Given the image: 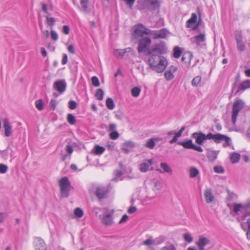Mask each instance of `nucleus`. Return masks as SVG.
Returning <instances> with one entry per match:
<instances>
[{
    "label": "nucleus",
    "instance_id": "f257e3e1",
    "mask_svg": "<svg viewBox=\"0 0 250 250\" xmlns=\"http://www.w3.org/2000/svg\"><path fill=\"white\" fill-rule=\"evenodd\" d=\"M191 136L195 139L196 143L199 145H202L206 140H213L216 144L224 141L227 146H230L231 143V139L229 137L220 133L213 134L209 132L205 135L202 132H195L192 134Z\"/></svg>",
    "mask_w": 250,
    "mask_h": 250
},
{
    "label": "nucleus",
    "instance_id": "f03ea898",
    "mask_svg": "<svg viewBox=\"0 0 250 250\" xmlns=\"http://www.w3.org/2000/svg\"><path fill=\"white\" fill-rule=\"evenodd\" d=\"M148 63L150 68L157 73H162L166 69L167 62L166 59L156 54L148 55Z\"/></svg>",
    "mask_w": 250,
    "mask_h": 250
},
{
    "label": "nucleus",
    "instance_id": "7ed1b4c3",
    "mask_svg": "<svg viewBox=\"0 0 250 250\" xmlns=\"http://www.w3.org/2000/svg\"><path fill=\"white\" fill-rule=\"evenodd\" d=\"M59 186L60 187L61 196L65 198L68 197L72 188L71 183L68 178L65 176L60 179L59 181Z\"/></svg>",
    "mask_w": 250,
    "mask_h": 250
},
{
    "label": "nucleus",
    "instance_id": "20e7f679",
    "mask_svg": "<svg viewBox=\"0 0 250 250\" xmlns=\"http://www.w3.org/2000/svg\"><path fill=\"white\" fill-rule=\"evenodd\" d=\"M245 105V103L242 100L238 98L235 100L232 105L231 115V121L233 125L236 124L239 112L244 107Z\"/></svg>",
    "mask_w": 250,
    "mask_h": 250
},
{
    "label": "nucleus",
    "instance_id": "39448f33",
    "mask_svg": "<svg viewBox=\"0 0 250 250\" xmlns=\"http://www.w3.org/2000/svg\"><path fill=\"white\" fill-rule=\"evenodd\" d=\"M151 40L149 37H142L139 41L137 47L138 52L143 53L146 56H148V52L150 51L149 46L151 44Z\"/></svg>",
    "mask_w": 250,
    "mask_h": 250
},
{
    "label": "nucleus",
    "instance_id": "423d86ee",
    "mask_svg": "<svg viewBox=\"0 0 250 250\" xmlns=\"http://www.w3.org/2000/svg\"><path fill=\"white\" fill-rule=\"evenodd\" d=\"M161 4L159 0H144L141 1L140 10L153 11L159 9Z\"/></svg>",
    "mask_w": 250,
    "mask_h": 250
},
{
    "label": "nucleus",
    "instance_id": "0eeeda50",
    "mask_svg": "<svg viewBox=\"0 0 250 250\" xmlns=\"http://www.w3.org/2000/svg\"><path fill=\"white\" fill-rule=\"evenodd\" d=\"M167 51V47H166L164 42L160 43H156L153 45L148 52V54L151 55L152 54H155L157 53L159 55L166 53Z\"/></svg>",
    "mask_w": 250,
    "mask_h": 250
},
{
    "label": "nucleus",
    "instance_id": "6e6552de",
    "mask_svg": "<svg viewBox=\"0 0 250 250\" xmlns=\"http://www.w3.org/2000/svg\"><path fill=\"white\" fill-rule=\"evenodd\" d=\"M235 40L237 43V49L243 52L245 49V45L243 42L242 34L240 31H236L234 33Z\"/></svg>",
    "mask_w": 250,
    "mask_h": 250
},
{
    "label": "nucleus",
    "instance_id": "1a4fd4ad",
    "mask_svg": "<svg viewBox=\"0 0 250 250\" xmlns=\"http://www.w3.org/2000/svg\"><path fill=\"white\" fill-rule=\"evenodd\" d=\"M108 189L106 187H98L95 191V194L99 200H101L107 197Z\"/></svg>",
    "mask_w": 250,
    "mask_h": 250
},
{
    "label": "nucleus",
    "instance_id": "9d476101",
    "mask_svg": "<svg viewBox=\"0 0 250 250\" xmlns=\"http://www.w3.org/2000/svg\"><path fill=\"white\" fill-rule=\"evenodd\" d=\"M66 83L64 80L56 81L53 84V88L57 90L60 94H62L66 90Z\"/></svg>",
    "mask_w": 250,
    "mask_h": 250
},
{
    "label": "nucleus",
    "instance_id": "9b49d317",
    "mask_svg": "<svg viewBox=\"0 0 250 250\" xmlns=\"http://www.w3.org/2000/svg\"><path fill=\"white\" fill-rule=\"evenodd\" d=\"M168 33V30L165 28H163L160 30L152 31L151 35L154 39H165Z\"/></svg>",
    "mask_w": 250,
    "mask_h": 250
},
{
    "label": "nucleus",
    "instance_id": "f8f14e48",
    "mask_svg": "<svg viewBox=\"0 0 250 250\" xmlns=\"http://www.w3.org/2000/svg\"><path fill=\"white\" fill-rule=\"evenodd\" d=\"M3 126L4 128V134L6 137H9L12 133V128L8 118L3 120Z\"/></svg>",
    "mask_w": 250,
    "mask_h": 250
},
{
    "label": "nucleus",
    "instance_id": "ddd939ff",
    "mask_svg": "<svg viewBox=\"0 0 250 250\" xmlns=\"http://www.w3.org/2000/svg\"><path fill=\"white\" fill-rule=\"evenodd\" d=\"M34 247L35 250H46L45 243L41 237H36L35 239Z\"/></svg>",
    "mask_w": 250,
    "mask_h": 250
},
{
    "label": "nucleus",
    "instance_id": "4468645a",
    "mask_svg": "<svg viewBox=\"0 0 250 250\" xmlns=\"http://www.w3.org/2000/svg\"><path fill=\"white\" fill-rule=\"evenodd\" d=\"M210 243V241L203 235L199 237V240L197 242L196 245L199 250H204L205 247Z\"/></svg>",
    "mask_w": 250,
    "mask_h": 250
},
{
    "label": "nucleus",
    "instance_id": "2eb2a0df",
    "mask_svg": "<svg viewBox=\"0 0 250 250\" xmlns=\"http://www.w3.org/2000/svg\"><path fill=\"white\" fill-rule=\"evenodd\" d=\"M143 28L144 25L142 24H139L136 26L134 32L132 34L133 38L137 39L139 37L141 38L144 37Z\"/></svg>",
    "mask_w": 250,
    "mask_h": 250
},
{
    "label": "nucleus",
    "instance_id": "dca6fc26",
    "mask_svg": "<svg viewBox=\"0 0 250 250\" xmlns=\"http://www.w3.org/2000/svg\"><path fill=\"white\" fill-rule=\"evenodd\" d=\"M192 57V54L190 52H185L183 54L181 60L186 66L188 67L190 65Z\"/></svg>",
    "mask_w": 250,
    "mask_h": 250
},
{
    "label": "nucleus",
    "instance_id": "f3484780",
    "mask_svg": "<svg viewBox=\"0 0 250 250\" xmlns=\"http://www.w3.org/2000/svg\"><path fill=\"white\" fill-rule=\"evenodd\" d=\"M205 41L206 37L204 33H201L194 37V42L195 43L197 46L202 47Z\"/></svg>",
    "mask_w": 250,
    "mask_h": 250
},
{
    "label": "nucleus",
    "instance_id": "a211bd4d",
    "mask_svg": "<svg viewBox=\"0 0 250 250\" xmlns=\"http://www.w3.org/2000/svg\"><path fill=\"white\" fill-rule=\"evenodd\" d=\"M102 222L106 226H111L113 223V219L112 215L109 213L104 214L102 219Z\"/></svg>",
    "mask_w": 250,
    "mask_h": 250
},
{
    "label": "nucleus",
    "instance_id": "6ab92c4d",
    "mask_svg": "<svg viewBox=\"0 0 250 250\" xmlns=\"http://www.w3.org/2000/svg\"><path fill=\"white\" fill-rule=\"evenodd\" d=\"M161 140L162 139L160 138H151L147 141L145 146L149 149H153L155 146L156 143Z\"/></svg>",
    "mask_w": 250,
    "mask_h": 250
},
{
    "label": "nucleus",
    "instance_id": "aec40b11",
    "mask_svg": "<svg viewBox=\"0 0 250 250\" xmlns=\"http://www.w3.org/2000/svg\"><path fill=\"white\" fill-rule=\"evenodd\" d=\"M135 146L134 142L131 141H127L124 143L122 149L125 153H128L130 152L129 148H132Z\"/></svg>",
    "mask_w": 250,
    "mask_h": 250
},
{
    "label": "nucleus",
    "instance_id": "412c9836",
    "mask_svg": "<svg viewBox=\"0 0 250 250\" xmlns=\"http://www.w3.org/2000/svg\"><path fill=\"white\" fill-rule=\"evenodd\" d=\"M132 49L130 47H127L124 49H116L113 51L114 55L117 57H123L125 53L131 52Z\"/></svg>",
    "mask_w": 250,
    "mask_h": 250
},
{
    "label": "nucleus",
    "instance_id": "4be33fe9",
    "mask_svg": "<svg viewBox=\"0 0 250 250\" xmlns=\"http://www.w3.org/2000/svg\"><path fill=\"white\" fill-rule=\"evenodd\" d=\"M160 167L163 169V171H162L161 169L158 168L156 169L157 171H159L160 173H163V172H165L169 173V174H172V170L167 163H161L160 164Z\"/></svg>",
    "mask_w": 250,
    "mask_h": 250
},
{
    "label": "nucleus",
    "instance_id": "5701e85b",
    "mask_svg": "<svg viewBox=\"0 0 250 250\" xmlns=\"http://www.w3.org/2000/svg\"><path fill=\"white\" fill-rule=\"evenodd\" d=\"M177 144L183 146L186 149H192L194 145L191 139H188L182 142H178Z\"/></svg>",
    "mask_w": 250,
    "mask_h": 250
},
{
    "label": "nucleus",
    "instance_id": "b1692460",
    "mask_svg": "<svg viewBox=\"0 0 250 250\" xmlns=\"http://www.w3.org/2000/svg\"><path fill=\"white\" fill-rule=\"evenodd\" d=\"M205 198L207 203H210L214 200V196L210 188H207L205 190Z\"/></svg>",
    "mask_w": 250,
    "mask_h": 250
},
{
    "label": "nucleus",
    "instance_id": "393cba45",
    "mask_svg": "<svg viewBox=\"0 0 250 250\" xmlns=\"http://www.w3.org/2000/svg\"><path fill=\"white\" fill-rule=\"evenodd\" d=\"M250 88V80H247L242 82L239 85L236 93L241 90H244L247 88Z\"/></svg>",
    "mask_w": 250,
    "mask_h": 250
},
{
    "label": "nucleus",
    "instance_id": "a878e982",
    "mask_svg": "<svg viewBox=\"0 0 250 250\" xmlns=\"http://www.w3.org/2000/svg\"><path fill=\"white\" fill-rule=\"evenodd\" d=\"M105 150V148L99 145H96L93 148L92 151L96 155H101Z\"/></svg>",
    "mask_w": 250,
    "mask_h": 250
},
{
    "label": "nucleus",
    "instance_id": "bb28decb",
    "mask_svg": "<svg viewBox=\"0 0 250 250\" xmlns=\"http://www.w3.org/2000/svg\"><path fill=\"white\" fill-rule=\"evenodd\" d=\"M240 158V155L236 152H233L230 156V161L232 163L235 164L238 163Z\"/></svg>",
    "mask_w": 250,
    "mask_h": 250
},
{
    "label": "nucleus",
    "instance_id": "cd10ccee",
    "mask_svg": "<svg viewBox=\"0 0 250 250\" xmlns=\"http://www.w3.org/2000/svg\"><path fill=\"white\" fill-rule=\"evenodd\" d=\"M199 174V170L195 167H191L189 168V176L190 178H195Z\"/></svg>",
    "mask_w": 250,
    "mask_h": 250
},
{
    "label": "nucleus",
    "instance_id": "c85d7f7f",
    "mask_svg": "<svg viewBox=\"0 0 250 250\" xmlns=\"http://www.w3.org/2000/svg\"><path fill=\"white\" fill-rule=\"evenodd\" d=\"M105 104L107 108L110 110H112L115 107L114 101L111 98H108L106 100Z\"/></svg>",
    "mask_w": 250,
    "mask_h": 250
},
{
    "label": "nucleus",
    "instance_id": "c756f323",
    "mask_svg": "<svg viewBox=\"0 0 250 250\" xmlns=\"http://www.w3.org/2000/svg\"><path fill=\"white\" fill-rule=\"evenodd\" d=\"M196 25V22L191 21V20H188L187 21V26L188 28H191L194 30L197 29V25Z\"/></svg>",
    "mask_w": 250,
    "mask_h": 250
},
{
    "label": "nucleus",
    "instance_id": "7c9ffc66",
    "mask_svg": "<svg viewBox=\"0 0 250 250\" xmlns=\"http://www.w3.org/2000/svg\"><path fill=\"white\" fill-rule=\"evenodd\" d=\"M173 57L176 59H178L182 54V50L178 46H176L174 48Z\"/></svg>",
    "mask_w": 250,
    "mask_h": 250
},
{
    "label": "nucleus",
    "instance_id": "2f4dec72",
    "mask_svg": "<svg viewBox=\"0 0 250 250\" xmlns=\"http://www.w3.org/2000/svg\"><path fill=\"white\" fill-rule=\"evenodd\" d=\"M67 120L69 124L71 125H74L76 124L75 117L72 114L69 113L67 115Z\"/></svg>",
    "mask_w": 250,
    "mask_h": 250
},
{
    "label": "nucleus",
    "instance_id": "473e14b6",
    "mask_svg": "<svg viewBox=\"0 0 250 250\" xmlns=\"http://www.w3.org/2000/svg\"><path fill=\"white\" fill-rule=\"evenodd\" d=\"M201 81V76H196L193 79L191 82V84L193 86H197L199 85V84Z\"/></svg>",
    "mask_w": 250,
    "mask_h": 250
},
{
    "label": "nucleus",
    "instance_id": "72a5a7b5",
    "mask_svg": "<svg viewBox=\"0 0 250 250\" xmlns=\"http://www.w3.org/2000/svg\"><path fill=\"white\" fill-rule=\"evenodd\" d=\"M243 208V205L241 204L234 203L233 204V211L235 214H238V212Z\"/></svg>",
    "mask_w": 250,
    "mask_h": 250
},
{
    "label": "nucleus",
    "instance_id": "f704fd0d",
    "mask_svg": "<svg viewBox=\"0 0 250 250\" xmlns=\"http://www.w3.org/2000/svg\"><path fill=\"white\" fill-rule=\"evenodd\" d=\"M141 92V89L139 87H135L131 89V93L134 97H137L139 96Z\"/></svg>",
    "mask_w": 250,
    "mask_h": 250
},
{
    "label": "nucleus",
    "instance_id": "c9c22d12",
    "mask_svg": "<svg viewBox=\"0 0 250 250\" xmlns=\"http://www.w3.org/2000/svg\"><path fill=\"white\" fill-rule=\"evenodd\" d=\"M104 91L102 89H98L96 90L95 97L99 100H102L104 97Z\"/></svg>",
    "mask_w": 250,
    "mask_h": 250
},
{
    "label": "nucleus",
    "instance_id": "e433bc0d",
    "mask_svg": "<svg viewBox=\"0 0 250 250\" xmlns=\"http://www.w3.org/2000/svg\"><path fill=\"white\" fill-rule=\"evenodd\" d=\"M88 0H80V3L83 8V11L88 12Z\"/></svg>",
    "mask_w": 250,
    "mask_h": 250
},
{
    "label": "nucleus",
    "instance_id": "4c0bfd02",
    "mask_svg": "<svg viewBox=\"0 0 250 250\" xmlns=\"http://www.w3.org/2000/svg\"><path fill=\"white\" fill-rule=\"evenodd\" d=\"M36 107L39 110H42L43 108V102L42 99L37 100L36 103Z\"/></svg>",
    "mask_w": 250,
    "mask_h": 250
},
{
    "label": "nucleus",
    "instance_id": "58836bf2",
    "mask_svg": "<svg viewBox=\"0 0 250 250\" xmlns=\"http://www.w3.org/2000/svg\"><path fill=\"white\" fill-rule=\"evenodd\" d=\"M217 153L215 151H212L208 153V158L210 161H214L217 158Z\"/></svg>",
    "mask_w": 250,
    "mask_h": 250
},
{
    "label": "nucleus",
    "instance_id": "ea45409f",
    "mask_svg": "<svg viewBox=\"0 0 250 250\" xmlns=\"http://www.w3.org/2000/svg\"><path fill=\"white\" fill-rule=\"evenodd\" d=\"M165 78L167 81H170L174 78V75L170 71L167 70L165 73Z\"/></svg>",
    "mask_w": 250,
    "mask_h": 250
},
{
    "label": "nucleus",
    "instance_id": "a19ab883",
    "mask_svg": "<svg viewBox=\"0 0 250 250\" xmlns=\"http://www.w3.org/2000/svg\"><path fill=\"white\" fill-rule=\"evenodd\" d=\"M184 239L186 242L190 243L193 241V237L189 233H186L183 235Z\"/></svg>",
    "mask_w": 250,
    "mask_h": 250
},
{
    "label": "nucleus",
    "instance_id": "79ce46f5",
    "mask_svg": "<svg viewBox=\"0 0 250 250\" xmlns=\"http://www.w3.org/2000/svg\"><path fill=\"white\" fill-rule=\"evenodd\" d=\"M109 136L111 139L115 140L119 138L120 134L117 130H115L114 131H112L111 132H110V134H109Z\"/></svg>",
    "mask_w": 250,
    "mask_h": 250
},
{
    "label": "nucleus",
    "instance_id": "37998d69",
    "mask_svg": "<svg viewBox=\"0 0 250 250\" xmlns=\"http://www.w3.org/2000/svg\"><path fill=\"white\" fill-rule=\"evenodd\" d=\"M149 165L146 163H143L140 166V170L141 171L145 172L148 169Z\"/></svg>",
    "mask_w": 250,
    "mask_h": 250
},
{
    "label": "nucleus",
    "instance_id": "c03bdc74",
    "mask_svg": "<svg viewBox=\"0 0 250 250\" xmlns=\"http://www.w3.org/2000/svg\"><path fill=\"white\" fill-rule=\"evenodd\" d=\"M74 214L76 216L81 218L83 216V212L81 208H78L75 209Z\"/></svg>",
    "mask_w": 250,
    "mask_h": 250
},
{
    "label": "nucleus",
    "instance_id": "a18cd8bd",
    "mask_svg": "<svg viewBox=\"0 0 250 250\" xmlns=\"http://www.w3.org/2000/svg\"><path fill=\"white\" fill-rule=\"evenodd\" d=\"M228 196H227V200L229 201H232L234 198L237 197L236 195L233 192H230L229 190H227Z\"/></svg>",
    "mask_w": 250,
    "mask_h": 250
},
{
    "label": "nucleus",
    "instance_id": "49530a36",
    "mask_svg": "<svg viewBox=\"0 0 250 250\" xmlns=\"http://www.w3.org/2000/svg\"><path fill=\"white\" fill-rule=\"evenodd\" d=\"M92 84L95 87H98L100 85V82L98 78L96 76H93L91 78Z\"/></svg>",
    "mask_w": 250,
    "mask_h": 250
},
{
    "label": "nucleus",
    "instance_id": "de8ad7c7",
    "mask_svg": "<svg viewBox=\"0 0 250 250\" xmlns=\"http://www.w3.org/2000/svg\"><path fill=\"white\" fill-rule=\"evenodd\" d=\"M46 22L51 26H53L55 25V20L53 17H46Z\"/></svg>",
    "mask_w": 250,
    "mask_h": 250
},
{
    "label": "nucleus",
    "instance_id": "09e8293b",
    "mask_svg": "<svg viewBox=\"0 0 250 250\" xmlns=\"http://www.w3.org/2000/svg\"><path fill=\"white\" fill-rule=\"evenodd\" d=\"M214 171L217 173H223L225 171L224 168L222 166H215L213 167Z\"/></svg>",
    "mask_w": 250,
    "mask_h": 250
},
{
    "label": "nucleus",
    "instance_id": "8fccbe9b",
    "mask_svg": "<svg viewBox=\"0 0 250 250\" xmlns=\"http://www.w3.org/2000/svg\"><path fill=\"white\" fill-rule=\"evenodd\" d=\"M77 103L74 101H70L68 102V106L69 108L71 110H74L77 107Z\"/></svg>",
    "mask_w": 250,
    "mask_h": 250
},
{
    "label": "nucleus",
    "instance_id": "3c124183",
    "mask_svg": "<svg viewBox=\"0 0 250 250\" xmlns=\"http://www.w3.org/2000/svg\"><path fill=\"white\" fill-rule=\"evenodd\" d=\"M123 0L125 2L126 5L128 6V7L130 9H132L133 8V6L134 5L135 0Z\"/></svg>",
    "mask_w": 250,
    "mask_h": 250
},
{
    "label": "nucleus",
    "instance_id": "603ef678",
    "mask_svg": "<svg viewBox=\"0 0 250 250\" xmlns=\"http://www.w3.org/2000/svg\"><path fill=\"white\" fill-rule=\"evenodd\" d=\"M8 169V167L6 165L3 164H0V173H5Z\"/></svg>",
    "mask_w": 250,
    "mask_h": 250
},
{
    "label": "nucleus",
    "instance_id": "864d4df0",
    "mask_svg": "<svg viewBox=\"0 0 250 250\" xmlns=\"http://www.w3.org/2000/svg\"><path fill=\"white\" fill-rule=\"evenodd\" d=\"M117 125L115 124H110L109 125L108 127L107 128V130L108 132H111L112 131H114L116 130Z\"/></svg>",
    "mask_w": 250,
    "mask_h": 250
},
{
    "label": "nucleus",
    "instance_id": "5fc2aeb1",
    "mask_svg": "<svg viewBox=\"0 0 250 250\" xmlns=\"http://www.w3.org/2000/svg\"><path fill=\"white\" fill-rule=\"evenodd\" d=\"M160 250H176V249L173 245H170L168 246L163 247Z\"/></svg>",
    "mask_w": 250,
    "mask_h": 250
},
{
    "label": "nucleus",
    "instance_id": "6e6d98bb",
    "mask_svg": "<svg viewBox=\"0 0 250 250\" xmlns=\"http://www.w3.org/2000/svg\"><path fill=\"white\" fill-rule=\"evenodd\" d=\"M51 37L54 41H57L58 39L57 33L54 30H51L50 32Z\"/></svg>",
    "mask_w": 250,
    "mask_h": 250
},
{
    "label": "nucleus",
    "instance_id": "4d7b16f0",
    "mask_svg": "<svg viewBox=\"0 0 250 250\" xmlns=\"http://www.w3.org/2000/svg\"><path fill=\"white\" fill-rule=\"evenodd\" d=\"M153 240L152 239H147L145 241H144L142 244L143 245H146V246H150V245H152L153 244Z\"/></svg>",
    "mask_w": 250,
    "mask_h": 250
},
{
    "label": "nucleus",
    "instance_id": "13d9d810",
    "mask_svg": "<svg viewBox=\"0 0 250 250\" xmlns=\"http://www.w3.org/2000/svg\"><path fill=\"white\" fill-rule=\"evenodd\" d=\"M62 31L63 33L67 35L69 33L70 29L68 25H63L62 27Z\"/></svg>",
    "mask_w": 250,
    "mask_h": 250
},
{
    "label": "nucleus",
    "instance_id": "bf43d9fd",
    "mask_svg": "<svg viewBox=\"0 0 250 250\" xmlns=\"http://www.w3.org/2000/svg\"><path fill=\"white\" fill-rule=\"evenodd\" d=\"M50 106L51 109L54 110L56 108V101L54 99H52L50 102Z\"/></svg>",
    "mask_w": 250,
    "mask_h": 250
},
{
    "label": "nucleus",
    "instance_id": "052dcab7",
    "mask_svg": "<svg viewBox=\"0 0 250 250\" xmlns=\"http://www.w3.org/2000/svg\"><path fill=\"white\" fill-rule=\"evenodd\" d=\"M68 51L72 54H74L75 53L74 45L73 44H70L68 47Z\"/></svg>",
    "mask_w": 250,
    "mask_h": 250
},
{
    "label": "nucleus",
    "instance_id": "680f3d73",
    "mask_svg": "<svg viewBox=\"0 0 250 250\" xmlns=\"http://www.w3.org/2000/svg\"><path fill=\"white\" fill-rule=\"evenodd\" d=\"M128 218V217L126 214H124L122 216L120 221H119V223L122 224V223L125 222L127 220Z\"/></svg>",
    "mask_w": 250,
    "mask_h": 250
},
{
    "label": "nucleus",
    "instance_id": "e2e57ef3",
    "mask_svg": "<svg viewBox=\"0 0 250 250\" xmlns=\"http://www.w3.org/2000/svg\"><path fill=\"white\" fill-rule=\"evenodd\" d=\"M143 32L144 34L148 35L150 34L151 35L152 31H151L149 29L146 28L145 26H144Z\"/></svg>",
    "mask_w": 250,
    "mask_h": 250
},
{
    "label": "nucleus",
    "instance_id": "0e129e2a",
    "mask_svg": "<svg viewBox=\"0 0 250 250\" xmlns=\"http://www.w3.org/2000/svg\"><path fill=\"white\" fill-rule=\"evenodd\" d=\"M66 151L69 154H71L73 151V148L71 145H67L66 146Z\"/></svg>",
    "mask_w": 250,
    "mask_h": 250
},
{
    "label": "nucleus",
    "instance_id": "69168bd1",
    "mask_svg": "<svg viewBox=\"0 0 250 250\" xmlns=\"http://www.w3.org/2000/svg\"><path fill=\"white\" fill-rule=\"evenodd\" d=\"M186 129V126H183L181 127V128L177 132H176V134H177L178 136L181 137L182 136L183 132Z\"/></svg>",
    "mask_w": 250,
    "mask_h": 250
},
{
    "label": "nucleus",
    "instance_id": "338daca9",
    "mask_svg": "<svg viewBox=\"0 0 250 250\" xmlns=\"http://www.w3.org/2000/svg\"><path fill=\"white\" fill-rule=\"evenodd\" d=\"M67 62V56L66 54L63 55L62 59V64H65Z\"/></svg>",
    "mask_w": 250,
    "mask_h": 250
},
{
    "label": "nucleus",
    "instance_id": "774afa93",
    "mask_svg": "<svg viewBox=\"0 0 250 250\" xmlns=\"http://www.w3.org/2000/svg\"><path fill=\"white\" fill-rule=\"evenodd\" d=\"M137 210V208L135 207H131L128 209V212L130 214L134 213Z\"/></svg>",
    "mask_w": 250,
    "mask_h": 250
}]
</instances>
